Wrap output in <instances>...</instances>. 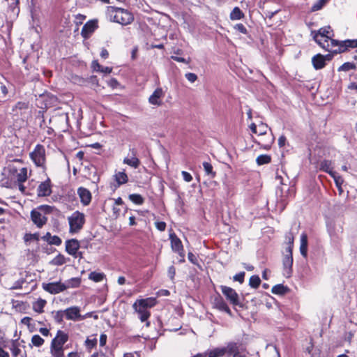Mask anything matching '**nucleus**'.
Masks as SVG:
<instances>
[{
	"label": "nucleus",
	"mask_w": 357,
	"mask_h": 357,
	"mask_svg": "<svg viewBox=\"0 0 357 357\" xmlns=\"http://www.w3.org/2000/svg\"><path fill=\"white\" fill-rule=\"evenodd\" d=\"M155 298L150 297L144 299H138L132 305V307L138 314L139 319L142 322L145 321L146 326L147 327L150 326V322L148 321V319L150 317L151 313L149 309L155 306Z\"/></svg>",
	"instance_id": "f257e3e1"
},
{
	"label": "nucleus",
	"mask_w": 357,
	"mask_h": 357,
	"mask_svg": "<svg viewBox=\"0 0 357 357\" xmlns=\"http://www.w3.org/2000/svg\"><path fill=\"white\" fill-rule=\"evenodd\" d=\"M324 42H326V45L323 48L333 54L344 52L348 48L357 47V40L338 41L331 37L330 39H324Z\"/></svg>",
	"instance_id": "f03ea898"
},
{
	"label": "nucleus",
	"mask_w": 357,
	"mask_h": 357,
	"mask_svg": "<svg viewBox=\"0 0 357 357\" xmlns=\"http://www.w3.org/2000/svg\"><path fill=\"white\" fill-rule=\"evenodd\" d=\"M68 340V334L62 331H58L51 343V353L54 357H63V346Z\"/></svg>",
	"instance_id": "7ed1b4c3"
},
{
	"label": "nucleus",
	"mask_w": 357,
	"mask_h": 357,
	"mask_svg": "<svg viewBox=\"0 0 357 357\" xmlns=\"http://www.w3.org/2000/svg\"><path fill=\"white\" fill-rule=\"evenodd\" d=\"M108 10L110 12L114 13V15H113L114 21L122 25L129 24L134 20L132 13L126 9L114 6H109L108 8Z\"/></svg>",
	"instance_id": "20e7f679"
},
{
	"label": "nucleus",
	"mask_w": 357,
	"mask_h": 357,
	"mask_svg": "<svg viewBox=\"0 0 357 357\" xmlns=\"http://www.w3.org/2000/svg\"><path fill=\"white\" fill-rule=\"evenodd\" d=\"M49 206H40L31 212V219L38 228L43 227L47 221L45 213L49 212Z\"/></svg>",
	"instance_id": "39448f33"
},
{
	"label": "nucleus",
	"mask_w": 357,
	"mask_h": 357,
	"mask_svg": "<svg viewBox=\"0 0 357 357\" xmlns=\"http://www.w3.org/2000/svg\"><path fill=\"white\" fill-rule=\"evenodd\" d=\"M68 222L70 225V232L77 233L82 229L85 222L84 214L77 211L68 218Z\"/></svg>",
	"instance_id": "423d86ee"
},
{
	"label": "nucleus",
	"mask_w": 357,
	"mask_h": 357,
	"mask_svg": "<svg viewBox=\"0 0 357 357\" xmlns=\"http://www.w3.org/2000/svg\"><path fill=\"white\" fill-rule=\"evenodd\" d=\"M30 158L37 167L45 168V149L41 144H37L30 153Z\"/></svg>",
	"instance_id": "0eeeda50"
},
{
	"label": "nucleus",
	"mask_w": 357,
	"mask_h": 357,
	"mask_svg": "<svg viewBox=\"0 0 357 357\" xmlns=\"http://www.w3.org/2000/svg\"><path fill=\"white\" fill-rule=\"evenodd\" d=\"M283 274L286 278L291 277L292 274L293 266V255L292 251H290V248H286L285 253L284 254L283 259Z\"/></svg>",
	"instance_id": "6e6552de"
},
{
	"label": "nucleus",
	"mask_w": 357,
	"mask_h": 357,
	"mask_svg": "<svg viewBox=\"0 0 357 357\" xmlns=\"http://www.w3.org/2000/svg\"><path fill=\"white\" fill-rule=\"evenodd\" d=\"M68 287H69V285H67L64 283H61V282L43 284V289L46 291H47L52 294H56L60 292H62V291H65Z\"/></svg>",
	"instance_id": "1a4fd4ad"
},
{
	"label": "nucleus",
	"mask_w": 357,
	"mask_h": 357,
	"mask_svg": "<svg viewBox=\"0 0 357 357\" xmlns=\"http://www.w3.org/2000/svg\"><path fill=\"white\" fill-rule=\"evenodd\" d=\"M220 288L222 294L232 305H239L238 295L234 289L227 286H221Z\"/></svg>",
	"instance_id": "9d476101"
},
{
	"label": "nucleus",
	"mask_w": 357,
	"mask_h": 357,
	"mask_svg": "<svg viewBox=\"0 0 357 357\" xmlns=\"http://www.w3.org/2000/svg\"><path fill=\"white\" fill-rule=\"evenodd\" d=\"M172 249L177 252L181 257H184V250L181 241L177 237L174 233L169 234Z\"/></svg>",
	"instance_id": "9b49d317"
},
{
	"label": "nucleus",
	"mask_w": 357,
	"mask_h": 357,
	"mask_svg": "<svg viewBox=\"0 0 357 357\" xmlns=\"http://www.w3.org/2000/svg\"><path fill=\"white\" fill-rule=\"evenodd\" d=\"M65 316L68 320L79 321L84 320V317L80 314V309L77 306H73L65 310Z\"/></svg>",
	"instance_id": "f8f14e48"
},
{
	"label": "nucleus",
	"mask_w": 357,
	"mask_h": 357,
	"mask_svg": "<svg viewBox=\"0 0 357 357\" xmlns=\"http://www.w3.org/2000/svg\"><path fill=\"white\" fill-rule=\"evenodd\" d=\"M130 153L123 159V163L137 169L140 165V161L137 158V150L132 148L130 149Z\"/></svg>",
	"instance_id": "ddd939ff"
},
{
	"label": "nucleus",
	"mask_w": 357,
	"mask_h": 357,
	"mask_svg": "<svg viewBox=\"0 0 357 357\" xmlns=\"http://www.w3.org/2000/svg\"><path fill=\"white\" fill-rule=\"evenodd\" d=\"M79 247V242L77 239L72 238L66 241V251L74 257H77Z\"/></svg>",
	"instance_id": "4468645a"
},
{
	"label": "nucleus",
	"mask_w": 357,
	"mask_h": 357,
	"mask_svg": "<svg viewBox=\"0 0 357 357\" xmlns=\"http://www.w3.org/2000/svg\"><path fill=\"white\" fill-rule=\"evenodd\" d=\"M97 26V23L95 21H89L86 22L82 27L81 31L82 36L85 39L89 38L94 32Z\"/></svg>",
	"instance_id": "2eb2a0df"
},
{
	"label": "nucleus",
	"mask_w": 357,
	"mask_h": 357,
	"mask_svg": "<svg viewBox=\"0 0 357 357\" xmlns=\"http://www.w3.org/2000/svg\"><path fill=\"white\" fill-rule=\"evenodd\" d=\"M52 193L50 180L47 178L45 181L41 183L38 188V195L39 197H46Z\"/></svg>",
	"instance_id": "dca6fc26"
},
{
	"label": "nucleus",
	"mask_w": 357,
	"mask_h": 357,
	"mask_svg": "<svg viewBox=\"0 0 357 357\" xmlns=\"http://www.w3.org/2000/svg\"><path fill=\"white\" fill-rule=\"evenodd\" d=\"M77 193L80 197L81 202L84 205L87 206L91 201V194L90 191L83 187H80L77 190Z\"/></svg>",
	"instance_id": "f3484780"
},
{
	"label": "nucleus",
	"mask_w": 357,
	"mask_h": 357,
	"mask_svg": "<svg viewBox=\"0 0 357 357\" xmlns=\"http://www.w3.org/2000/svg\"><path fill=\"white\" fill-rule=\"evenodd\" d=\"M213 305L215 308L218 309L219 310L225 312L229 315H231V312L230 309L229 308L227 303L220 296H218L215 298L213 301Z\"/></svg>",
	"instance_id": "a211bd4d"
},
{
	"label": "nucleus",
	"mask_w": 357,
	"mask_h": 357,
	"mask_svg": "<svg viewBox=\"0 0 357 357\" xmlns=\"http://www.w3.org/2000/svg\"><path fill=\"white\" fill-rule=\"evenodd\" d=\"M164 96L163 91L161 88H157L153 94L149 97V102L151 105H160L162 104V101L160 98Z\"/></svg>",
	"instance_id": "6ab92c4d"
},
{
	"label": "nucleus",
	"mask_w": 357,
	"mask_h": 357,
	"mask_svg": "<svg viewBox=\"0 0 357 357\" xmlns=\"http://www.w3.org/2000/svg\"><path fill=\"white\" fill-rule=\"evenodd\" d=\"M240 344L237 342H229L227 344L226 347H224L225 349V354L235 355L236 354L240 353L239 349Z\"/></svg>",
	"instance_id": "aec40b11"
},
{
	"label": "nucleus",
	"mask_w": 357,
	"mask_h": 357,
	"mask_svg": "<svg viewBox=\"0 0 357 357\" xmlns=\"http://www.w3.org/2000/svg\"><path fill=\"white\" fill-rule=\"evenodd\" d=\"M312 62L316 70L322 69L326 66L324 55L320 54L314 56L312 59Z\"/></svg>",
	"instance_id": "412c9836"
},
{
	"label": "nucleus",
	"mask_w": 357,
	"mask_h": 357,
	"mask_svg": "<svg viewBox=\"0 0 357 357\" xmlns=\"http://www.w3.org/2000/svg\"><path fill=\"white\" fill-rule=\"evenodd\" d=\"M300 252H301V254L304 257H307V236L305 233H303L301 236Z\"/></svg>",
	"instance_id": "4be33fe9"
},
{
	"label": "nucleus",
	"mask_w": 357,
	"mask_h": 357,
	"mask_svg": "<svg viewBox=\"0 0 357 357\" xmlns=\"http://www.w3.org/2000/svg\"><path fill=\"white\" fill-rule=\"evenodd\" d=\"M47 301L45 299L39 298L33 303L32 308L36 312L41 314L44 312V307Z\"/></svg>",
	"instance_id": "5701e85b"
},
{
	"label": "nucleus",
	"mask_w": 357,
	"mask_h": 357,
	"mask_svg": "<svg viewBox=\"0 0 357 357\" xmlns=\"http://www.w3.org/2000/svg\"><path fill=\"white\" fill-rule=\"evenodd\" d=\"M320 169L328 173L331 176H334L335 172L333 171L331 160H324L320 163Z\"/></svg>",
	"instance_id": "b1692460"
},
{
	"label": "nucleus",
	"mask_w": 357,
	"mask_h": 357,
	"mask_svg": "<svg viewBox=\"0 0 357 357\" xmlns=\"http://www.w3.org/2000/svg\"><path fill=\"white\" fill-rule=\"evenodd\" d=\"M204 355H208V357H222L225 355V349L224 347H217L208 351Z\"/></svg>",
	"instance_id": "393cba45"
},
{
	"label": "nucleus",
	"mask_w": 357,
	"mask_h": 357,
	"mask_svg": "<svg viewBox=\"0 0 357 357\" xmlns=\"http://www.w3.org/2000/svg\"><path fill=\"white\" fill-rule=\"evenodd\" d=\"M332 30L330 26H326L321 28L316 34L319 35L320 38H324V39H330L331 37L333 36L332 33Z\"/></svg>",
	"instance_id": "a878e982"
},
{
	"label": "nucleus",
	"mask_w": 357,
	"mask_h": 357,
	"mask_svg": "<svg viewBox=\"0 0 357 357\" xmlns=\"http://www.w3.org/2000/svg\"><path fill=\"white\" fill-rule=\"evenodd\" d=\"M289 291V288L283 284H276L272 287V293L278 295H284Z\"/></svg>",
	"instance_id": "bb28decb"
},
{
	"label": "nucleus",
	"mask_w": 357,
	"mask_h": 357,
	"mask_svg": "<svg viewBox=\"0 0 357 357\" xmlns=\"http://www.w3.org/2000/svg\"><path fill=\"white\" fill-rule=\"evenodd\" d=\"M114 176L119 185H122L128 182V176L124 172H119L116 173Z\"/></svg>",
	"instance_id": "cd10ccee"
},
{
	"label": "nucleus",
	"mask_w": 357,
	"mask_h": 357,
	"mask_svg": "<svg viewBox=\"0 0 357 357\" xmlns=\"http://www.w3.org/2000/svg\"><path fill=\"white\" fill-rule=\"evenodd\" d=\"M17 181L19 183H22L27 179V169L23 167L20 170V172L16 174Z\"/></svg>",
	"instance_id": "c85d7f7f"
},
{
	"label": "nucleus",
	"mask_w": 357,
	"mask_h": 357,
	"mask_svg": "<svg viewBox=\"0 0 357 357\" xmlns=\"http://www.w3.org/2000/svg\"><path fill=\"white\" fill-rule=\"evenodd\" d=\"M271 161V157L268 155H260L257 158L256 162L258 165L268 164Z\"/></svg>",
	"instance_id": "c756f323"
},
{
	"label": "nucleus",
	"mask_w": 357,
	"mask_h": 357,
	"mask_svg": "<svg viewBox=\"0 0 357 357\" xmlns=\"http://www.w3.org/2000/svg\"><path fill=\"white\" fill-rule=\"evenodd\" d=\"M244 15L238 7H235L230 14L231 20H240L243 17Z\"/></svg>",
	"instance_id": "7c9ffc66"
},
{
	"label": "nucleus",
	"mask_w": 357,
	"mask_h": 357,
	"mask_svg": "<svg viewBox=\"0 0 357 357\" xmlns=\"http://www.w3.org/2000/svg\"><path fill=\"white\" fill-rule=\"evenodd\" d=\"M129 199L138 205H141L144 203V199L139 194H131L129 195Z\"/></svg>",
	"instance_id": "2f4dec72"
},
{
	"label": "nucleus",
	"mask_w": 357,
	"mask_h": 357,
	"mask_svg": "<svg viewBox=\"0 0 357 357\" xmlns=\"http://www.w3.org/2000/svg\"><path fill=\"white\" fill-rule=\"evenodd\" d=\"M203 166L207 175L210 176L211 178H214L215 176V172L213 171V166L211 163L204 162L203 163Z\"/></svg>",
	"instance_id": "473e14b6"
},
{
	"label": "nucleus",
	"mask_w": 357,
	"mask_h": 357,
	"mask_svg": "<svg viewBox=\"0 0 357 357\" xmlns=\"http://www.w3.org/2000/svg\"><path fill=\"white\" fill-rule=\"evenodd\" d=\"M105 275L101 273L91 272L89 278L94 282H100L103 280Z\"/></svg>",
	"instance_id": "72a5a7b5"
},
{
	"label": "nucleus",
	"mask_w": 357,
	"mask_h": 357,
	"mask_svg": "<svg viewBox=\"0 0 357 357\" xmlns=\"http://www.w3.org/2000/svg\"><path fill=\"white\" fill-rule=\"evenodd\" d=\"M261 283V280L258 275H252L249 280V284L251 287L257 288Z\"/></svg>",
	"instance_id": "f704fd0d"
},
{
	"label": "nucleus",
	"mask_w": 357,
	"mask_h": 357,
	"mask_svg": "<svg viewBox=\"0 0 357 357\" xmlns=\"http://www.w3.org/2000/svg\"><path fill=\"white\" fill-rule=\"evenodd\" d=\"M29 102H18L15 104V105L13 107V112H17L18 110H24L28 109Z\"/></svg>",
	"instance_id": "c9c22d12"
},
{
	"label": "nucleus",
	"mask_w": 357,
	"mask_h": 357,
	"mask_svg": "<svg viewBox=\"0 0 357 357\" xmlns=\"http://www.w3.org/2000/svg\"><path fill=\"white\" fill-rule=\"evenodd\" d=\"M66 258L63 255L59 254L54 258L52 264L56 266H61L66 263Z\"/></svg>",
	"instance_id": "e433bc0d"
},
{
	"label": "nucleus",
	"mask_w": 357,
	"mask_h": 357,
	"mask_svg": "<svg viewBox=\"0 0 357 357\" xmlns=\"http://www.w3.org/2000/svg\"><path fill=\"white\" fill-rule=\"evenodd\" d=\"M356 65L351 62H346L343 63L339 68L338 71H349L356 68Z\"/></svg>",
	"instance_id": "4c0bfd02"
},
{
	"label": "nucleus",
	"mask_w": 357,
	"mask_h": 357,
	"mask_svg": "<svg viewBox=\"0 0 357 357\" xmlns=\"http://www.w3.org/2000/svg\"><path fill=\"white\" fill-rule=\"evenodd\" d=\"M44 342V340L38 335H34L31 338V343L36 347L42 346Z\"/></svg>",
	"instance_id": "58836bf2"
},
{
	"label": "nucleus",
	"mask_w": 357,
	"mask_h": 357,
	"mask_svg": "<svg viewBox=\"0 0 357 357\" xmlns=\"http://www.w3.org/2000/svg\"><path fill=\"white\" fill-rule=\"evenodd\" d=\"M258 135H264L267 133L268 126L266 124L261 123L257 127Z\"/></svg>",
	"instance_id": "ea45409f"
},
{
	"label": "nucleus",
	"mask_w": 357,
	"mask_h": 357,
	"mask_svg": "<svg viewBox=\"0 0 357 357\" xmlns=\"http://www.w3.org/2000/svg\"><path fill=\"white\" fill-rule=\"evenodd\" d=\"M62 243V241L60 237L58 236H52L50 238V240L47 243L50 245H60Z\"/></svg>",
	"instance_id": "a19ab883"
},
{
	"label": "nucleus",
	"mask_w": 357,
	"mask_h": 357,
	"mask_svg": "<svg viewBox=\"0 0 357 357\" xmlns=\"http://www.w3.org/2000/svg\"><path fill=\"white\" fill-rule=\"evenodd\" d=\"M64 316L65 310L57 311L54 315V319L57 323L61 324L63 322V319Z\"/></svg>",
	"instance_id": "79ce46f5"
},
{
	"label": "nucleus",
	"mask_w": 357,
	"mask_h": 357,
	"mask_svg": "<svg viewBox=\"0 0 357 357\" xmlns=\"http://www.w3.org/2000/svg\"><path fill=\"white\" fill-rule=\"evenodd\" d=\"M24 240L26 241H38L39 240V234L38 233L26 234L24 236Z\"/></svg>",
	"instance_id": "37998d69"
},
{
	"label": "nucleus",
	"mask_w": 357,
	"mask_h": 357,
	"mask_svg": "<svg viewBox=\"0 0 357 357\" xmlns=\"http://www.w3.org/2000/svg\"><path fill=\"white\" fill-rule=\"evenodd\" d=\"M97 342H98V340H97L96 337H94L93 339L87 338L85 341V344H86V347H88L89 349H91L96 346Z\"/></svg>",
	"instance_id": "c03bdc74"
},
{
	"label": "nucleus",
	"mask_w": 357,
	"mask_h": 357,
	"mask_svg": "<svg viewBox=\"0 0 357 357\" xmlns=\"http://www.w3.org/2000/svg\"><path fill=\"white\" fill-rule=\"evenodd\" d=\"M6 169L10 176H15L17 174V169L13 163L8 164Z\"/></svg>",
	"instance_id": "a18cd8bd"
},
{
	"label": "nucleus",
	"mask_w": 357,
	"mask_h": 357,
	"mask_svg": "<svg viewBox=\"0 0 357 357\" xmlns=\"http://www.w3.org/2000/svg\"><path fill=\"white\" fill-rule=\"evenodd\" d=\"M286 238H287V239L288 241L287 248H290V251H292L293 246H294V236H293V234L291 233H289L287 235Z\"/></svg>",
	"instance_id": "49530a36"
},
{
	"label": "nucleus",
	"mask_w": 357,
	"mask_h": 357,
	"mask_svg": "<svg viewBox=\"0 0 357 357\" xmlns=\"http://www.w3.org/2000/svg\"><path fill=\"white\" fill-rule=\"evenodd\" d=\"M245 275V272H240L239 273L236 274L233 277V280L234 281L239 282L241 284H242L244 282Z\"/></svg>",
	"instance_id": "de8ad7c7"
},
{
	"label": "nucleus",
	"mask_w": 357,
	"mask_h": 357,
	"mask_svg": "<svg viewBox=\"0 0 357 357\" xmlns=\"http://www.w3.org/2000/svg\"><path fill=\"white\" fill-rule=\"evenodd\" d=\"M1 185L3 187H6L8 188H10L13 187V181L9 178H3L0 181Z\"/></svg>",
	"instance_id": "09e8293b"
},
{
	"label": "nucleus",
	"mask_w": 357,
	"mask_h": 357,
	"mask_svg": "<svg viewBox=\"0 0 357 357\" xmlns=\"http://www.w3.org/2000/svg\"><path fill=\"white\" fill-rule=\"evenodd\" d=\"M10 351L12 353V355L14 357H17L21 353V349L15 344L12 345V347L10 348Z\"/></svg>",
	"instance_id": "8fccbe9b"
},
{
	"label": "nucleus",
	"mask_w": 357,
	"mask_h": 357,
	"mask_svg": "<svg viewBox=\"0 0 357 357\" xmlns=\"http://www.w3.org/2000/svg\"><path fill=\"white\" fill-rule=\"evenodd\" d=\"M325 1L326 0H319L318 2L314 3L312 7V10L317 11L320 10L323 7Z\"/></svg>",
	"instance_id": "3c124183"
},
{
	"label": "nucleus",
	"mask_w": 357,
	"mask_h": 357,
	"mask_svg": "<svg viewBox=\"0 0 357 357\" xmlns=\"http://www.w3.org/2000/svg\"><path fill=\"white\" fill-rule=\"evenodd\" d=\"M314 40L323 48V46L326 45V42H324V38H320V36L319 35H317V34H314Z\"/></svg>",
	"instance_id": "603ef678"
},
{
	"label": "nucleus",
	"mask_w": 357,
	"mask_h": 357,
	"mask_svg": "<svg viewBox=\"0 0 357 357\" xmlns=\"http://www.w3.org/2000/svg\"><path fill=\"white\" fill-rule=\"evenodd\" d=\"M186 79L191 83L195 82L197 79V76L196 74L192 73H188L185 74Z\"/></svg>",
	"instance_id": "864d4df0"
},
{
	"label": "nucleus",
	"mask_w": 357,
	"mask_h": 357,
	"mask_svg": "<svg viewBox=\"0 0 357 357\" xmlns=\"http://www.w3.org/2000/svg\"><path fill=\"white\" fill-rule=\"evenodd\" d=\"M331 176L334 178L337 186L340 188L341 185L343 183V180L341 178V176H337L335 172L334 173V176Z\"/></svg>",
	"instance_id": "5fc2aeb1"
},
{
	"label": "nucleus",
	"mask_w": 357,
	"mask_h": 357,
	"mask_svg": "<svg viewBox=\"0 0 357 357\" xmlns=\"http://www.w3.org/2000/svg\"><path fill=\"white\" fill-rule=\"evenodd\" d=\"M31 321H32V318H31L29 317H25L22 319L21 323L22 324L26 325L28 326V328L30 329L31 328Z\"/></svg>",
	"instance_id": "6e6d98bb"
},
{
	"label": "nucleus",
	"mask_w": 357,
	"mask_h": 357,
	"mask_svg": "<svg viewBox=\"0 0 357 357\" xmlns=\"http://www.w3.org/2000/svg\"><path fill=\"white\" fill-rule=\"evenodd\" d=\"M155 227L159 231H163L166 229V223L165 222H156Z\"/></svg>",
	"instance_id": "4d7b16f0"
},
{
	"label": "nucleus",
	"mask_w": 357,
	"mask_h": 357,
	"mask_svg": "<svg viewBox=\"0 0 357 357\" xmlns=\"http://www.w3.org/2000/svg\"><path fill=\"white\" fill-rule=\"evenodd\" d=\"M182 175H183V179L186 182H190L192 180V176L190 175V174H189L187 172L183 171Z\"/></svg>",
	"instance_id": "13d9d810"
},
{
	"label": "nucleus",
	"mask_w": 357,
	"mask_h": 357,
	"mask_svg": "<svg viewBox=\"0 0 357 357\" xmlns=\"http://www.w3.org/2000/svg\"><path fill=\"white\" fill-rule=\"evenodd\" d=\"M280 11L279 9L275 10H266L265 14L266 16L270 19H271L275 14H277Z\"/></svg>",
	"instance_id": "bf43d9fd"
},
{
	"label": "nucleus",
	"mask_w": 357,
	"mask_h": 357,
	"mask_svg": "<svg viewBox=\"0 0 357 357\" xmlns=\"http://www.w3.org/2000/svg\"><path fill=\"white\" fill-rule=\"evenodd\" d=\"M235 28L238 31H240L241 33H247V29L245 27V26L242 24H238L236 25Z\"/></svg>",
	"instance_id": "052dcab7"
},
{
	"label": "nucleus",
	"mask_w": 357,
	"mask_h": 357,
	"mask_svg": "<svg viewBox=\"0 0 357 357\" xmlns=\"http://www.w3.org/2000/svg\"><path fill=\"white\" fill-rule=\"evenodd\" d=\"M107 335L105 334H101L100 337V345L104 347L107 342Z\"/></svg>",
	"instance_id": "680f3d73"
},
{
	"label": "nucleus",
	"mask_w": 357,
	"mask_h": 357,
	"mask_svg": "<svg viewBox=\"0 0 357 357\" xmlns=\"http://www.w3.org/2000/svg\"><path fill=\"white\" fill-rule=\"evenodd\" d=\"M273 142H274V137L273 136H271L268 143L262 144L261 145L263 146L264 149L268 150L271 148V145L273 144Z\"/></svg>",
	"instance_id": "e2e57ef3"
},
{
	"label": "nucleus",
	"mask_w": 357,
	"mask_h": 357,
	"mask_svg": "<svg viewBox=\"0 0 357 357\" xmlns=\"http://www.w3.org/2000/svg\"><path fill=\"white\" fill-rule=\"evenodd\" d=\"M175 273H176L175 268L173 266H170L168 269V274L171 279L174 278Z\"/></svg>",
	"instance_id": "0e129e2a"
},
{
	"label": "nucleus",
	"mask_w": 357,
	"mask_h": 357,
	"mask_svg": "<svg viewBox=\"0 0 357 357\" xmlns=\"http://www.w3.org/2000/svg\"><path fill=\"white\" fill-rule=\"evenodd\" d=\"M92 66L93 68V70L96 71H100V69L102 68V66H100L97 61H93Z\"/></svg>",
	"instance_id": "69168bd1"
},
{
	"label": "nucleus",
	"mask_w": 357,
	"mask_h": 357,
	"mask_svg": "<svg viewBox=\"0 0 357 357\" xmlns=\"http://www.w3.org/2000/svg\"><path fill=\"white\" fill-rule=\"evenodd\" d=\"M286 140H287L286 137L284 135H282L279 137L278 144H279L280 147H282L285 145Z\"/></svg>",
	"instance_id": "338daca9"
},
{
	"label": "nucleus",
	"mask_w": 357,
	"mask_h": 357,
	"mask_svg": "<svg viewBox=\"0 0 357 357\" xmlns=\"http://www.w3.org/2000/svg\"><path fill=\"white\" fill-rule=\"evenodd\" d=\"M188 257L189 261H190L192 264L196 263L197 258L192 252L188 253Z\"/></svg>",
	"instance_id": "774afa93"
}]
</instances>
